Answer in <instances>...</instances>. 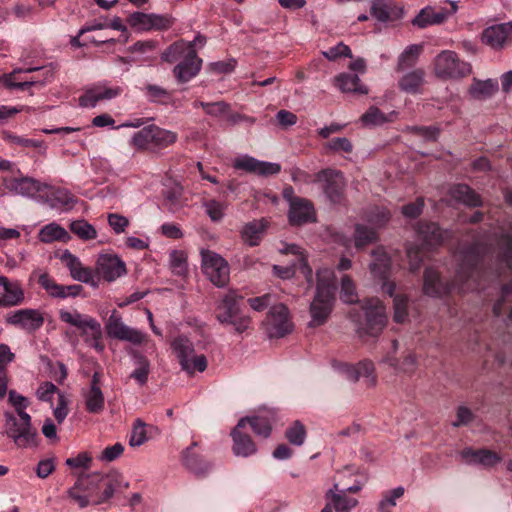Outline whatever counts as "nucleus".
Masks as SVG:
<instances>
[{
  "label": "nucleus",
  "mask_w": 512,
  "mask_h": 512,
  "mask_svg": "<svg viewBox=\"0 0 512 512\" xmlns=\"http://www.w3.org/2000/svg\"><path fill=\"white\" fill-rule=\"evenodd\" d=\"M485 248L480 243H474L466 249L461 256V264L457 270L455 280L444 282L438 271L426 268L424 272L423 291L430 297L441 298L451 291L458 289L461 292L478 288L477 280L481 274L480 263L484 258Z\"/></svg>",
  "instance_id": "obj_1"
},
{
  "label": "nucleus",
  "mask_w": 512,
  "mask_h": 512,
  "mask_svg": "<svg viewBox=\"0 0 512 512\" xmlns=\"http://www.w3.org/2000/svg\"><path fill=\"white\" fill-rule=\"evenodd\" d=\"M235 290H229L216 303L215 317L222 325H229L238 334L245 332L251 325L250 316L243 314Z\"/></svg>",
  "instance_id": "obj_2"
},
{
  "label": "nucleus",
  "mask_w": 512,
  "mask_h": 512,
  "mask_svg": "<svg viewBox=\"0 0 512 512\" xmlns=\"http://www.w3.org/2000/svg\"><path fill=\"white\" fill-rule=\"evenodd\" d=\"M60 321L77 328L80 335L83 337L84 342L97 351L104 349L101 343L102 328L101 324L93 317L81 314L76 309L74 310H59Z\"/></svg>",
  "instance_id": "obj_3"
},
{
  "label": "nucleus",
  "mask_w": 512,
  "mask_h": 512,
  "mask_svg": "<svg viewBox=\"0 0 512 512\" xmlns=\"http://www.w3.org/2000/svg\"><path fill=\"white\" fill-rule=\"evenodd\" d=\"M433 72L441 80H460L472 73V65L460 59L456 52L443 50L434 58Z\"/></svg>",
  "instance_id": "obj_4"
},
{
  "label": "nucleus",
  "mask_w": 512,
  "mask_h": 512,
  "mask_svg": "<svg viewBox=\"0 0 512 512\" xmlns=\"http://www.w3.org/2000/svg\"><path fill=\"white\" fill-rule=\"evenodd\" d=\"M6 433L19 448L36 447L39 442V436L36 428L32 426L31 416L22 414L16 417L12 413H5Z\"/></svg>",
  "instance_id": "obj_5"
},
{
  "label": "nucleus",
  "mask_w": 512,
  "mask_h": 512,
  "mask_svg": "<svg viewBox=\"0 0 512 512\" xmlns=\"http://www.w3.org/2000/svg\"><path fill=\"white\" fill-rule=\"evenodd\" d=\"M54 77L53 68L50 66L30 67L27 69H15L3 78L7 88L26 90L32 86H43Z\"/></svg>",
  "instance_id": "obj_6"
},
{
  "label": "nucleus",
  "mask_w": 512,
  "mask_h": 512,
  "mask_svg": "<svg viewBox=\"0 0 512 512\" xmlns=\"http://www.w3.org/2000/svg\"><path fill=\"white\" fill-rule=\"evenodd\" d=\"M171 348L176 355L181 368L189 374L194 372H203L207 368V359L205 355H196L193 343L184 336L175 338L171 343Z\"/></svg>",
  "instance_id": "obj_7"
},
{
  "label": "nucleus",
  "mask_w": 512,
  "mask_h": 512,
  "mask_svg": "<svg viewBox=\"0 0 512 512\" xmlns=\"http://www.w3.org/2000/svg\"><path fill=\"white\" fill-rule=\"evenodd\" d=\"M201 257L203 273L215 286L225 287L230 279V269L227 261L210 250H202Z\"/></svg>",
  "instance_id": "obj_8"
},
{
  "label": "nucleus",
  "mask_w": 512,
  "mask_h": 512,
  "mask_svg": "<svg viewBox=\"0 0 512 512\" xmlns=\"http://www.w3.org/2000/svg\"><path fill=\"white\" fill-rule=\"evenodd\" d=\"M314 181L321 185L323 193L331 203L342 202L346 186L342 172L332 168L322 169L316 173Z\"/></svg>",
  "instance_id": "obj_9"
},
{
  "label": "nucleus",
  "mask_w": 512,
  "mask_h": 512,
  "mask_svg": "<svg viewBox=\"0 0 512 512\" xmlns=\"http://www.w3.org/2000/svg\"><path fill=\"white\" fill-rule=\"evenodd\" d=\"M263 326L269 338H281L290 333L293 324L288 308L282 304H273L263 321Z\"/></svg>",
  "instance_id": "obj_10"
},
{
  "label": "nucleus",
  "mask_w": 512,
  "mask_h": 512,
  "mask_svg": "<svg viewBox=\"0 0 512 512\" xmlns=\"http://www.w3.org/2000/svg\"><path fill=\"white\" fill-rule=\"evenodd\" d=\"M97 479L98 473L79 477L75 484L67 490L69 498L80 508L95 505L94 501L98 496V491L94 482H97Z\"/></svg>",
  "instance_id": "obj_11"
},
{
  "label": "nucleus",
  "mask_w": 512,
  "mask_h": 512,
  "mask_svg": "<svg viewBox=\"0 0 512 512\" xmlns=\"http://www.w3.org/2000/svg\"><path fill=\"white\" fill-rule=\"evenodd\" d=\"M107 335L111 338L140 345L147 340V335L142 331L127 326L123 323L116 311L109 316L105 325Z\"/></svg>",
  "instance_id": "obj_12"
},
{
  "label": "nucleus",
  "mask_w": 512,
  "mask_h": 512,
  "mask_svg": "<svg viewBox=\"0 0 512 512\" xmlns=\"http://www.w3.org/2000/svg\"><path fill=\"white\" fill-rule=\"evenodd\" d=\"M373 261L369 265L371 274L382 281V290L389 296H393L396 284L388 280V274L391 268V259L382 246H378L371 251Z\"/></svg>",
  "instance_id": "obj_13"
},
{
  "label": "nucleus",
  "mask_w": 512,
  "mask_h": 512,
  "mask_svg": "<svg viewBox=\"0 0 512 512\" xmlns=\"http://www.w3.org/2000/svg\"><path fill=\"white\" fill-rule=\"evenodd\" d=\"M365 311L366 323L362 328L363 333L377 337L380 335L387 323L385 307L378 298H370L363 305Z\"/></svg>",
  "instance_id": "obj_14"
},
{
  "label": "nucleus",
  "mask_w": 512,
  "mask_h": 512,
  "mask_svg": "<svg viewBox=\"0 0 512 512\" xmlns=\"http://www.w3.org/2000/svg\"><path fill=\"white\" fill-rule=\"evenodd\" d=\"M174 22L175 19L168 14L134 12L129 17L131 27L142 31H166Z\"/></svg>",
  "instance_id": "obj_15"
},
{
  "label": "nucleus",
  "mask_w": 512,
  "mask_h": 512,
  "mask_svg": "<svg viewBox=\"0 0 512 512\" xmlns=\"http://www.w3.org/2000/svg\"><path fill=\"white\" fill-rule=\"evenodd\" d=\"M2 185L8 192L23 197H34L50 186L32 177H4Z\"/></svg>",
  "instance_id": "obj_16"
},
{
  "label": "nucleus",
  "mask_w": 512,
  "mask_h": 512,
  "mask_svg": "<svg viewBox=\"0 0 512 512\" xmlns=\"http://www.w3.org/2000/svg\"><path fill=\"white\" fill-rule=\"evenodd\" d=\"M182 465L196 477H205L212 468L199 451V443L193 441L190 446L181 452Z\"/></svg>",
  "instance_id": "obj_17"
},
{
  "label": "nucleus",
  "mask_w": 512,
  "mask_h": 512,
  "mask_svg": "<svg viewBox=\"0 0 512 512\" xmlns=\"http://www.w3.org/2000/svg\"><path fill=\"white\" fill-rule=\"evenodd\" d=\"M60 259L68 268L70 276L74 280L89 284L94 288L99 286V278L96 277L95 271L90 267L84 266L74 254L65 250Z\"/></svg>",
  "instance_id": "obj_18"
},
{
  "label": "nucleus",
  "mask_w": 512,
  "mask_h": 512,
  "mask_svg": "<svg viewBox=\"0 0 512 512\" xmlns=\"http://www.w3.org/2000/svg\"><path fill=\"white\" fill-rule=\"evenodd\" d=\"M96 277L113 282L126 274L125 263L116 255L101 254L96 261Z\"/></svg>",
  "instance_id": "obj_19"
},
{
  "label": "nucleus",
  "mask_w": 512,
  "mask_h": 512,
  "mask_svg": "<svg viewBox=\"0 0 512 512\" xmlns=\"http://www.w3.org/2000/svg\"><path fill=\"white\" fill-rule=\"evenodd\" d=\"M98 496L95 499V505H100L109 501L122 486L128 487V483H124L123 477L117 472L107 474L98 473L97 482Z\"/></svg>",
  "instance_id": "obj_20"
},
{
  "label": "nucleus",
  "mask_w": 512,
  "mask_h": 512,
  "mask_svg": "<svg viewBox=\"0 0 512 512\" xmlns=\"http://www.w3.org/2000/svg\"><path fill=\"white\" fill-rule=\"evenodd\" d=\"M6 322L23 330L33 332L44 324L43 315L36 309H20L7 315Z\"/></svg>",
  "instance_id": "obj_21"
},
{
  "label": "nucleus",
  "mask_w": 512,
  "mask_h": 512,
  "mask_svg": "<svg viewBox=\"0 0 512 512\" xmlns=\"http://www.w3.org/2000/svg\"><path fill=\"white\" fill-rule=\"evenodd\" d=\"M451 8H441L435 10L434 8L427 6L420 10L416 17L412 20V24L418 28H426L431 25H438L447 20V18L456 13L458 6L456 2H450Z\"/></svg>",
  "instance_id": "obj_22"
},
{
  "label": "nucleus",
  "mask_w": 512,
  "mask_h": 512,
  "mask_svg": "<svg viewBox=\"0 0 512 512\" xmlns=\"http://www.w3.org/2000/svg\"><path fill=\"white\" fill-rule=\"evenodd\" d=\"M202 59L198 57L195 49H190L184 59L173 69V74L179 83L189 82L201 70Z\"/></svg>",
  "instance_id": "obj_23"
},
{
  "label": "nucleus",
  "mask_w": 512,
  "mask_h": 512,
  "mask_svg": "<svg viewBox=\"0 0 512 512\" xmlns=\"http://www.w3.org/2000/svg\"><path fill=\"white\" fill-rule=\"evenodd\" d=\"M335 297L316 293L310 304L311 321L310 327L321 326L326 323L332 312Z\"/></svg>",
  "instance_id": "obj_24"
},
{
  "label": "nucleus",
  "mask_w": 512,
  "mask_h": 512,
  "mask_svg": "<svg viewBox=\"0 0 512 512\" xmlns=\"http://www.w3.org/2000/svg\"><path fill=\"white\" fill-rule=\"evenodd\" d=\"M246 425V419H240L236 427L231 431V437L233 440L232 451L235 456L238 457H249L256 453V444L253 442L251 437L242 432L241 429Z\"/></svg>",
  "instance_id": "obj_25"
},
{
  "label": "nucleus",
  "mask_w": 512,
  "mask_h": 512,
  "mask_svg": "<svg viewBox=\"0 0 512 512\" xmlns=\"http://www.w3.org/2000/svg\"><path fill=\"white\" fill-rule=\"evenodd\" d=\"M512 38V21L487 27L482 33V42L493 49H502Z\"/></svg>",
  "instance_id": "obj_26"
},
{
  "label": "nucleus",
  "mask_w": 512,
  "mask_h": 512,
  "mask_svg": "<svg viewBox=\"0 0 512 512\" xmlns=\"http://www.w3.org/2000/svg\"><path fill=\"white\" fill-rule=\"evenodd\" d=\"M289 222L300 226L316 220L315 209L311 201L304 198H295L290 203Z\"/></svg>",
  "instance_id": "obj_27"
},
{
  "label": "nucleus",
  "mask_w": 512,
  "mask_h": 512,
  "mask_svg": "<svg viewBox=\"0 0 512 512\" xmlns=\"http://www.w3.org/2000/svg\"><path fill=\"white\" fill-rule=\"evenodd\" d=\"M417 235L422 246L431 249L444 242L448 238L449 232L443 231L433 222H419L417 225Z\"/></svg>",
  "instance_id": "obj_28"
},
{
  "label": "nucleus",
  "mask_w": 512,
  "mask_h": 512,
  "mask_svg": "<svg viewBox=\"0 0 512 512\" xmlns=\"http://www.w3.org/2000/svg\"><path fill=\"white\" fill-rule=\"evenodd\" d=\"M85 408L89 413L99 414L104 410L105 399L100 388V374L95 372L92 375L90 388L83 392Z\"/></svg>",
  "instance_id": "obj_29"
},
{
  "label": "nucleus",
  "mask_w": 512,
  "mask_h": 512,
  "mask_svg": "<svg viewBox=\"0 0 512 512\" xmlns=\"http://www.w3.org/2000/svg\"><path fill=\"white\" fill-rule=\"evenodd\" d=\"M122 91V88L119 86L107 87L105 85H97L87 90L79 98V104L82 107H95L99 101L113 99L119 96Z\"/></svg>",
  "instance_id": "obj_30"
},
{
  "label": "nucleus",
  "mask_w": 512,
  "mask_h": 512,
  "mask_svg": "<svg viewBox=\"0 0 512 512\" xmlns=\"http://www.w3.org/2000/svg\"><path fill=\"white\" fill-rule=\"evenodd\" d=\"M403 9L393 0H373L371 15L380 22L395 21L401 18Z\"/></svg>",
  "instance_id": "obj_31"
},
{
  "label": "nucleus",
  "mask_w": 512,
  "mask_h": 512,
  "mask_svg": "<svg viewBox=\"0 0 512 512\" xmlns=\"http://www.w3.org/2000/svg\"><path fill=\"white\" fill-rule=\"evenodd\" d=\"M461 457L467 464H481L483 466H494L501 461V457L488 449L474 450L465 448L461 451Z\"/></svg>",
  "instance_id": "obj_32"
},
{
  "label": "nucleus",
  "mask_w": 512,
  "mask_h": 512,
  "mask_svg": "<svg viewBox=\"0 0 512 512\" xmlns=\"http://www.w3.org/2000/svg\"><path fill=\"white\" fill-rule=\"evenodd\" d=\"M334 83L343 93L361 95L368 93L367 87L361 83L360 78L356 74L340 73L334 78Z\"/></svg>",
  "instance_id": "obj_33"
},
{
  "label": "nucleus",
  "mask_w": 512,
  "mask_h": 512,
  "mask_svg": "<svg viewBox=\"0 0 512 512\" xmlns=\"http://www.w3.org/2000/svg\"><path fill=\"white\" fill-rule=\"evenodd\" d=\"M267 225L268 221L264 218L247 223L241 231L243 241L251 247L257 246L264 235Z\"/></svg>",
  "instance_id": "obj_34"
},
{
  "label": "nucleus",
  "mask_w": 512,
  "mask_h": 512,
  "mask_svg": "<svg viewBox=\"0 0 512 512\" xmlns=\"http://www.w3.org/2000/svg\"><path fill=\"white\" fill-rule=\"evenodd\" d=\"M498 89L499 86L497 80H479L477 78H473L468 93L473 99L484 100L496 94Z\"/></svg>",
  "instance_id": "obj_35"
},
{
  "label": "nucleus",
  "mask_w": 512,
  "mask_h": 512,
  "mask_svg": "<svg viewBox=\"0 0 512 512\" xmlns=\"http://www.w3.org/2000/svg\"><path fill=\"white\" fill-rule=\"evenodd\" d=\"M383 361L397 372L409 375L416 371L418 365L416 356L412 351H405L401 361L391 354H388Z\"/></svg>",
  "instance_id": "obj_36"
},
{
  "label": "nucleus",
  "mask_w": 512,
  "mask_h": 512,
  "mask_svg": "<svg viewBox=\"0 0 512 512\" xmlns=\"http://www.w3.org/2000/svg\"><path fill=\"white\" fill-rule=\"evenodd\" d=\"M177 140V134L170 130L151 125L150 151L165 149L174 144Z\"/></svg>",
  "instance_id": "obj_37"
},
{
  "label": "nucleus",
  "mask_w": 512,
  "mask_h": 512,
  "mask_svg": "<svg viewBox=\"0 0 512 512\" xmlns=\"http://www.w3.org/2000/svg\"><path fill=\"white\" fill-rule=\"evenodd\" d=\"M52 209H61L72 206L75 199L69 190L65 188H51L43 200Z\"/></svg>",
  "instance_id": "obj_38"
},
{
  "label": "nucleus",
  "mask_w": 512,
  "mask_h": 512,
  "mask_svg": "<svg viewBox=\"0 0 512 512\" xmlns=\"http://www.w3.org/2000/svg\"><path fill=\"white\" fill-rule=\"evenodd\" d=\"M24 290L18 281H9L6 277L5 292L2 295L0 307H12L23 303Z\"/></svg>",
  "instance_id": "obj_39"
},
{
  "label": "nucleus",
  "mask_w": 512,
  "mask_h": 512,
  "mask_svg": "<svg viewBox=\"0 0 512 512\" xmlns=\"http://www.w3.org/2000/svg\"><path fill=\"white\" fill-rule=\"evenodd\" d=\"M337 491L338 485L335 484L334 489H330L326 493V498L330 499L336 512H347L357 505L358 501L353 497L347 496L346 491Z\"/></svg>",
  "instance_id": "obj_40"
},
{
  "label": "nucleus",
  "mask_w": 512,
  "mask_h": 512,
  "mask_svg": "<svg viewBox=\"0 0 512 512\" xmlns=\"http://www.w3.org/2000/svg\"><path fill=\"white\" fill-rule=\"evenodd\" d=\"M453 199L465 205L477 207L481 205L480 196L466 184H457L450 188Z\"/></svg>",
  "instance_id": "obj_41"
},
{
  "label": "nucleus",
  "mask_w": 512,
  "mask_h": 512,
  "mask_svg": "<svg viewBox=\"0 0 512 512\" xmlns=\"http://www.w3.org/2000/svg\"><path fill=\"white\" fill-rule=\"evenodd\" d=\"M424 76V70L420 68L408 72L400 79L399 87L402 91L407 93H420L421 87L424 83Z\"/></svg>",
  "instance_id": "obj_42"
},
{
  "label": "nucleus",
  "mask_w": 512,
  "mask_h": 512,
  "mask_svg": "<svg viewBox=\"0 0 512 512\" xmlns=\"http://www.w3.org/2000/svg\"><path fill=\"white\" fill-rule=\"evenodd\" d=\"M316 293H322L328 296H334L336 291L335 273L330 268H321L317 270Z\"/></svg>",
  "instance_id": "obj_43"
},
{
  "label": "nucleus",
  "mask_w": 512,
  "mask_h": 512,
  "mask_svg": "<svg viewBox=\"0 0 512 512\" xmlns=\"http://www.w3.org/2000/svg\"><path fill=\"white\" fill-rule=\"evenodd\" d=\"M281 252L283 254H292L297 257L296 261L293 263H296V266H298V270L301 271V273L305 276L308 283L312 282V269L307 263V258L304 253V250L296 245V244H286L283 249H281Z\"/></svg>",
  "instance_id": "obj_44"
},
{
  "label": "nucleus",
  "mask_w": 512,
  "mask_h": 512,
  "mask_svg": "<svg viewBox=\"0 0 512 512\" xmlns=\"http://www.w3.org/2000/svg\"><path fill=\"white\" fill-rule=\"evenodd\" d=\"M131 355L134 359L136 368L131 373L130 377L135 379L140 385H144L147 382L148 375L150 373V361L138 351L133 350Z\"/></svg>",
  "instance_id": "obj_45"
},
{
  "label": "nucleus",
  "mask_w": 512,
  "mask_h": 512,
  "mask_svg": "<svg viewBox=\"0 0 512 512\" xmlns=\"http://www.w3.org/2000/svg\"><path fill=\"white\" fill-rule=\"evenodd\" d=\"M38 238L43 243L65 241L68 238V233L62 226L53 222L40 229Z\"/></svg>",
  "instance_id": "obj_46"
},
{
  "label": "nucleus",
  "mask_w": 512,
  "mask_h": 512,
  "mask_svg": "<svg viewBox=\"0 0 512 512\" xmlns=\"http://www.w3.org/2000/svg\"><path fill=\"white\" fill-rule=\"evenodd\" d=\"M423 50V46L421 44H412L409 45L399 56L397 69L405 70L414 66L418 60L419 55Z\"/></svg>",
  "instance_id": "obj_47"
},
{
  "label": "nucleus",
  "mask_w": 512,
  "mask_h": 512,
  "mask_svg": "<svg viewBox=\"0 0 512 512\" xmlns=\"http://www.w3.org/2000/svg\"><path fill=\"white\" fill-rule=\"evenodd\" d=\"M378 240L376 230L363 224H357L354 232V243L356 248H363Z\"/></svg>",
  "instance_id": "obj_48"
},
{
  "label": "nucleus",
  "mask_w": 512,
  "mask_h": 512,
  "mask_svg": "<svg viewBox=\"0 0 512 512\" xmlns=\"http://www.w3.org/2000/svg\"><path fill=\"white\" fill-rule=\"evenodd\" d=\"M189 48L188 44L184 40H178L171 45H169L161 54V59L167 63H174L185 57V54L188 53Z\"/></svg>",
  "instance_id": "obj_49"
},
{
  "label": "nucleus",
  "mask_w": 512,
  "mask_h": 512,
  "mask_svg": "<svg viewBox=\"0 0 512 512\" xmlns=\"http://www.w3.org/2000/svg\"><path fill=\"white\" fill-rule=\"evenodd\" d=\"M395 112L386 115L379 108L371 106L362 116L361 121L365 126H378L392 121Z\"/></svg>",
  "instance_id": "obj_50"
},
{
  "label": "nucleus",
  "mask_w": 512,
  "mask_h": 512,
  "mask_svg": "<svg viewBox=\"0 0 512 512\" xmlns=\"http://www.w3.org/2000/svg\"><path fill=\"white\" fill-rule=\"evenodd\" d=\"M39 285L53 298L65 299L64 285H60L50 277L48 273H42L38 277Z\"/></svg>",
  "instance_id": "obj_51"
},
{
  "label": "nucleus",
  "mask_w": 512,
  "mask_h": 512,
  "mask_svg": "<svg viewBox=\"0 0 512 512\" xmlns=\"http://www.w3.org/2000/svg\"><path fill=\"white\" fill-rule=\"evenodd\" d=\"M249 423L253 432L261 437L267 438L271 434V423L268 418L262 416L243 417Z\"/></svg>",
  "instance_id": "obj_52"
},
{
  "label": "nucleus",
  "mask_w": 512,
  "mask_h": 512,
  "mask_svg": "<svg viewBox=\"0 0 512 512\" xmlns=\"http://www.w3.org/2000/svg\"><path fill=\"white\" fill-rule=\"evenodd\" d=\"M405 489L402 486L396 487L383 494L382 500L379 502V512H392V508L396 506V500L404 495Z\"/></svg>",
  "instance_id": "obj_53"
},
{
  "label": "nucleus",
  "mask_w": 512,
  "mask_h": 512,
  "mask_svg": "<svg viewBox=\"0 0 512 512\" xmlns=\"http://www.w3.org/2000/svg\"><path fill=\"white\" fill-rule=\"evenodd\" d=\"M497 244L500 248L499 260L512 270V236L503 234L499 237Z\"/></svg>",
  "instance_id": "obj_54"
},
{
  "label": "nucleus",
  "mask_w": 512,
  "mask_h": 512,
  "mask_svg": "<svg viewBox=\"0 0 512 512\" xmlns=\"http://www.w3.org/2000/svg\"><path fill=\"white\" fill-rule=\"evenodd\" d=\"M151 125L134 133L130 145L138 151H150Z\"/></svg>",
  "instance_id": "obj_55"
},
{
  "label": "nucleus",
  "mask_w": 512,
  "mask_h": 512,
  "mask_svg": "<svg viewBox=\"0 0 512 512\" xmlns=\"http://www.w3.org/2000/svg\"><path fill=\"white\" fill-rule=\"evenodd\" d=\"M285 437L295 446H301L306 439V429L300 421H295L285 431Z\"/></svg>",
  "instance_id": "obj_56"
},
{
  "label": "nucleus",
  "mask_w": 512,
  "mask_h": 512,
  "mask_svg": "<svg viewBox=\"0 0 512 512\" xmlns=\"http://www.w3.org/2000/svg\"><path fill=\"white\" fill-rule=\"evenodd\" d=\"M394 321L404 323L408 318V298L403 294H393Z\"/></svg>",
  "instance_id": "obj_57"
},
{
  "label": "nucleus",
  "mask_w": 512,
  "mask_h": 512,
  "mask_svg": "<svg viewBox=\"0 0 512 512\" xmlns=\"http://www.w3.org/2000/svg\"><path fill=\"white\" fill-rule=\"evenodd\" d=\"M70 230L83 240H91L97 236L95 228L85 220L73 221Z\"/></svg>",
  "instance_id": "obj_58"
},
{
  "label": "nucleus",
  "mask_w": 512,
  "mask_h": 512,
  "mask_svg": "<svg viewBox=\"0 0 512 512\" xmlns=\"http://www.w3.org/2000/svg\"><path fill=\"white\" fill-rule=\"evenodd\" d=\"M340 299L348 304L355 303L358 300L355 284L348 275L341 279Z\"/></svg>",
  "instance_id": "obj_59"
},
{
  "label": "nucleus",
  "mask_w": 512,
  "mask_h": 512,
  "mask_svg": "<svg viewBox=\"0 0 512 512\" xmlns=\"http://www.w3.org/2000/svg\"><path fill=\"white\" fill-rule=\"evenodd\" d=\"M147 440L146 424L140 418H137L133 424L129 444L132 447H139Z\"/></svg>",
  "instance_id": "obj_60"
},
{
  "label": "nucleus",
  "mask_w": 512,
  "mask_h": 512,
  "mask_svg": "<svg viewBox=\"0 0 512 512\" xmlns=\"http://www.w3.org/2000/svg\"><path fill=\"white\" fill-rule=\"evenodd\" d=\"M5 139L9 140L11 143L17 144L21 147H31L35 149H39V152L42 155L46 154L47 146L45 145L43 140L36 139H28L20 136H16L10 133H7Z\"/></svg>",
  "instance_id": "obj_61"
},
{
  "label": "nucleus",
  "mask_w": 512,
  "mask_h": 512,
  "mask_svg": "<svg viewBox=\"0 0 512 512\" xmlns=\"http://www.w3.org/2000/svg\"><path fill=\"white\" fill-rule=\"evenodd\" d=\"M203 207L213 222H219L224 217L226 205L222 202L215 199L206 200L203 202Z\"/></svg>",
  "instance_id": "obj_62"
},
{
  "label": "nucleus",
  "mask_w": 512,
  "mask_h": 512,
  "mask_svg": "<svg viewBox=\"0 0 512 512\" xmlns=\"http://www.w3.org/2000/svg\"><path fill=\"white\" fill-rule=\"evenodd\" d=\"M359 379L361 377L366 378L368 386H374L376 384V376L374 374V364L369 360L360 361L357 364Z\"/></svg>",
  "instance_id": "obj_63"
},
{
  "label": "nucleus",
  "mask_w": 512,
  "mask_h": 512,
  "mask_svg": "<svg viewBox=\"0 0 512 512\" xmlns=\"http://www.w3.org/2000/svg\"><path fill=\"white\" fill-rule=\"evenodd\" d=\"M170 267L174 274L183 275L186 272V258L183 252L174 250L169 255Z\"/></svg>",
  "instance_id": "obj_64"
}]
</instances>
